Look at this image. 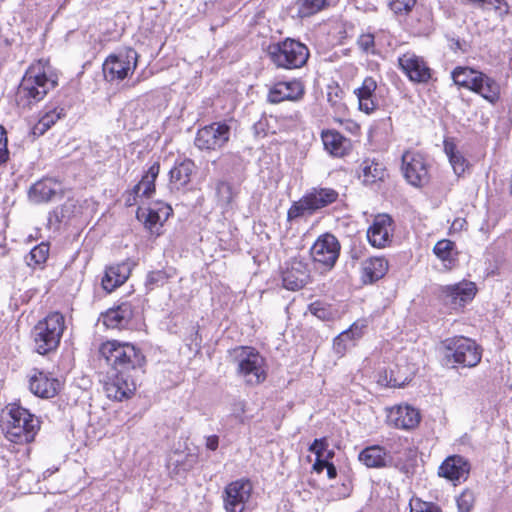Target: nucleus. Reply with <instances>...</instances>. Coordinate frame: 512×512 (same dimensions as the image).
<instances>
[{
	"mask_svg": "<svg viewBox=\"0 0 512 512\" xmlns=\"http://www.w3.org/2000/svg\"><path fill=\"white\" fill-rule=\"evenodd\" d=\"M101 359L110 367L104 389L108 398L122 401L136 390V378L143 372L145 356L129 342L108 340L100 345Z\"/></svg>",
	"mask_w": 512,
	"mask_h": 512,
	"instance_id": "obj_1",
	"label": "nucleus"
},
{
	"mask_svg": "<svg viewBox=\"0 0 512 512\" xmlns=\"http://www.w3.org/2000/svg\"><path fill=\"white\" fill-rule=\"evenodd\" d=\"M56 85L57 81L47 76L40 65H31L17 88L16 103L21 108H30L41 101Z\"/></svg>",
	"mask_w": 512,
	"mask_h": 512,
	"instance_id": "obj_2",
	"label": "nucleus"
},
{
	"mask_svg": "<svg viewBox=\"0 0 512 512\" xmlns=\"http://www.w3.org/2000/svg\"><path fill=\"white\" fill-rule=\"evenodd\" d=\"M2 427L9 441L23 444L34 440L39 421L27 409L13 404L9 408Z\"/></svg>",
	"mask_w": 512,
	"mask_h": 512,
	"instance_id": "obj_3",
	"label": "nucleus"
},
{
	"mask_svg": "<svg viewBox=\"0 0 512 512\" xmlns=\"http://www.w3.org/2000/svg\"><path fill=\"white\" fill-rule=\"evenodd\" d=\"M266 52L270 61L277 68L287 70L303 67L310 56L308 47L293 38H286L282 41L269 44Z\"/></svg>",
	"mask_w": 512,
	"mask_h": 512,
	"instance_id": "obj_4",
	"label": "nucleus"
},
{
	"mask_svg": "<svg viewBox=\"0 0 512 512\" xmlns=\"http://www.w3.org/2000/svg\"><path fill=\"white\" fill-rule=\"evenodd\" d=\"M65 330V318L60 312L49 313L32 330L35 351L46 355L56 350Z\"/></svg>",
	"mask_w": 512,
	"mask_h": 512,
	"instance_id": "obj_5",
	"label": "nucleus"
},
{
	"mask_svg": "<svg viewBox=\"0 0 512 512\" xmlns=\"http://www.w3.org/2000/svg\"><path fill=\"white\" fill-rule=\"evenodd\" d=\"M445 357L461 367H475L482 358L481 347L472 339L464 336H454L442 342Z\"/></svg>",
	"mask_w": 512,
	"mask_h": 512,
	"instance_id": "obj_6",
	"label": "nucleus"
},
{
	"mask_svg": "<svg viewBox=\"0 0 512 512\" xmlns=\"http://www.w3.org/2000/svg\"><path fill=\"white\" fill-rule=\"evenodd\" d=\"M338 192L332 188L315 187L306 193L299 201L294 202L288 210L289 220L297 219L304 215H312L338 199Z\"/></svg>",
	"mask_w": 512,
	"mask_h": 512,
	"instance_id": "obj_7",
	"label": "nucleus"
},
{
	"mask_svg": "<svg viewBox=\"0 0 512 512\" xmlns=\"http://www.w3.org/2000/svg\"><path fill=\"white\" fill-rule=\"evenodd\" d=\"M235 361L238 373L250 385H256L266 379L264 370V358L251 347H239L235 349Z\"/></svg>",
	"mask_w": 512,
	"mask_h": 512,
	"instance_id": "obj_8",
	"label": "nucleus"
},
{
	"mask_svg": "<svg viewBox=\"0 0 512 512\" xmlns=\"http://www.w3.org/2000/svg\"><path fill=\"white\" fill-rule=\"evenodd\" d=\"M138 53L133 48H126L109 55L102 66L105 80L121 81L133 73L137 66Z\"/></svg>",
	"mask_w": 512,
	"mask_h": 512,
	"instance_id": "obj_9",
	"label": "nucleus"
},
{
	"mask_svg": "<svg viewBox=\"0 0 512 512\" xmlns=\"http://www.w3.org/2000/svg\"><path fill=\"white\" fill-rule=\"evenodd\" d=\"M230 126L225 122H214L200 128L195 136L194 145L201 151L221 150L229 141Z\"/></svg>",
	"mask_w": 512,
	"mask_h": 512,
	"instance_id": "obj_10",
	"label": "nucleus"
},
{
	"mask_svg": "<svg viewBox=\"0 0 512 512\" xmlns=\"http://www.w3.org/2000/svg\"><path fill=\"white\" fill-rule=\"evenodd\" d=\"M401 162L402 174L410 185L422 187L428 183V165L423 154L407 150L402 154Z\"/></svg>",
	"mask_w": 512,
	"mask_h": 512,
	"instance_id": "obj_11",
	"label": "nucleus"
},
{
	"mask_svg": "<svg viewBox=\"0 0 512 512\" xmlns=\"http://www.w3.org/2000/svg\"><path fill=\"white\" fill-rule=\"evenodd\" d=\"M253 485L249 479L230 482L223 491L225 512H244L251 498Z\"/></svg>",
	"mask_w": 512,
	"mask_h": 512,
	"instance_id": "obj_12",
	"label": "nucleus"
},
{
	"mask_svg": "<svg viewBox=\"0 0 512 512\" xmlns=\"http://www.w3.org/2000/svg\"><path fill=\"white\" fill-rule=\"evenodd\" d=\"M340 248L338 239L333 234L325 233L314 242L310 254L314 262L331 269L339 258Z\"/></svg>",
	"mask_w": 512,
	"mask_h": 512,
	"instance_id": "obj_13",
	"label": "nucleus"
},
{
	"mask_svg": "<svg viewBox=\"0 0 512 512\" xmlns=\"http://www.w3.org/2000/svg\"><path fill=\"white\" fill-rule=\"evenodd\" d=\"M401 71L407 78L417 84H425L432 78V70L423 57L414 52H406L398 57Z\"/></svg>",
	"mask_w": 512,
	"mask_h": 512,
	"instance_id": "obj_14",
	"label": "nucleus"
},
{
	"mask_svg": "<svg viewBox=\"0 0 512 512\" xmlns=\"http://www.w3.org/2000/svg\"><path fill=\"white\" fill-rule=\"evenodd\" d=\"M64 186L62 182L45 177L34 184L28 190V198L35 204L48 203L61 200L64 196Z\"/></svg>",
	"mask_w": 512,
	"mask_h": 512,
	"instance_id": "obj_15",
	"label": "nucleus"
},
{
	"mask_svg": "<svg viewBox=\"0 0 512 512\" xmlns=\"http://www.w3.org/2000/svg\"><path fill=\"white\" fill-rule=\"evenodd\" d=\"M419 411L408 405L400 404L387 409L386 423L397 429H414L420 423Z\"/></svg>",
	"mask_w": 512,
	"mask_h": 512,
	"instance_id": "obj_16",
	"label": "nucleus"
},
{
	"mask_svg": "<svg viewBox=\"0 0 512 512\" xmlns=\"http://www.w3.org/2000/svg\"><path fill=\"white\" fill-rule=\"evenodd\" d=\"M368 320L361 318L356 320L348 329L342 331L333 340V350L339 356H344L347 350L355 346L366 334Z\"/></svg>",
	"mask_w": 512,
	"mask_h": 512,
	"instance_id": "obj_17",
	"label": "nucleus"
},
{
	"mask_svg": "<svg viewBox=\"0 0 512 512\" xmlns=\"http://www.w3.org/2000/svg\"><path fill=\"white\" fill-rule=\"evenodd\" d=\"M305 87L302 81L293 79L274 84L268 93V102L277 104L283 101H298L303 98Z\"/></svg>",
	"mask_w": 512,
	"mask_h": 512,
	"instance_id": "obj_18",
	"label": "nucleus"
},
{
	"mask_svg": "<svg viewBox=\"0 0 512 512\" xmlns=\"http://www.w3.org/2000/svg\"><path fill=\"white\" fill-rule=\"evenodd\" d=\"M393 220L387 214L377 215L372 225L367 230V239L369 243L376 248H384L390 242L393 232Z\"/></svg>",
	"mask_w": 512,
	"mask_h": 512,
	"instance_id": "obj_19",
	"label": "nucleus"
},
{
	"mask_svg": "<svg viewBox=\"0 0 512 512\" xmlns=\"http://www.w3.org/2000/svg\"><path fill=\"white\" fill-rule=\"evenodd\" d=\"M470 472V463L460 455L447 457L439 467L438 474L454 483L465 481Z\"/></svg>",
	"mask_w": 512,
	"mask_h": 512,
	"instance_id": "obj_20",
	"label": "nucleus"
},
{
	"mask_svg": "<svg viewBox=\"0 0 512 512\" xmlns=\"http://www.w3.org/2000/svg\"><path fill=\"white\" fill-rule=\"evenodd\" d=\"M309 281L308 265L302 260H291L282 272L283 288H304Z\"/></svg>",
	"mask_w": 512,
	"mask_h": 512,
	"instance_id": "obj_21",
	"label": "nucleus"
},
{
	"mask_svg": "<svg viewBox=\"0 0 512 512\" xmlns=\"http://www.w3.org/2000/svg\"><path fill=\"white\" fill-rule=\"evenodd\" d=\"M172 213V208L169 205H162L159 209L154 208H138L136 217L141 221L145 228L151 234L160 235V228L163 222L168 219Z\"/></svg>",
	"mask_w": 512,
	"mask_h": 512,
	"instance_id": "obj_22",
	"label": "nucleus"
},
{
	"mask_svg": "<svg viewBox=\"0 0 512 512\" xmlns=\"http://www.w3.org/2000/svg\"><path fill=\"white\" fill-rule=\"evenodd\" d=\"M30 391L40 398H52L60 390L58 379L49 377L42 371L35 370L29 379Z\"/></svg>",
	"mask_w": 512,
	"mask_h": 512,
	"instance_id": "obj_23",
	"label": "nucleus"
},
{
	"mask_svg": "<svg viewBox=\"0 0 512 512\" xmlns=\"http://www.w3.org/2000/svg\"><path fill=\"white\" fill-rule=\"evenodd\" d=\"M133 316L131 304L123 302L117 307L108 309L102 314L103 324L107 328L122 329L125 328Z\"/></svg>",
	"mask_w": 512,
	"mask_h": 512,
	"instance_id": "obj_24",
	"label": "nucleus"
},
{
	"mask_svg": "<svg viewBox=\"0 0 512 512\" xmlns=\"http://www.w3.org/2000/svg\"><path fill=\"white\" fill-rule=\"evenodd\" d=\"M132 263L123 261L106 268L102 278V288H118L122 286L130 277Z\"/></svg>",
	"mask_w": 512,
	"mask_h": 512,
	"instance_id": "obj_25",
	"label": "nucleus"
},
{
	"mask_svg": "<svg viewBox=\"0 0 512 512\" xmlns=\"http://www.w3.org/2000/svg\"><path fill=\"white\" fill-rule=\"evenodd\" d=\"M321 138L325 150L334 157H343L350 150V140L336 130L323 131Z\"/></svg>",
	"mask_w": 512,
	"mask_h": 512,
	"instance_id": "obj_26",
	"label": "nucleus"
},
{
	"mask_svg": "<svg viewBox=\"0 0 512 512\" xmlns=\"http://www.w3.org/2000/svg\"><path fill=\"white\" fill-rule=\"evenodd\" d=\"M358 177L364 185H373L379 181H384L386 167L376 159L367 158L359 165Z\"/></svg>",
	"mask_w": 512,
	"mask_h": 512,
	"instance_id": "obj_27",
	"label": "nucleus"
},
{
	"mask_svg": "<svg viewBox=\"0 0 512 512\" xmlns=\"http://www.w3.org/2000/svg\"><path fill=\"white\" fill-rule=\"evenodd\" d=\"M377 83L372 77H366L362 85L355 90L359 102V109L366 114H371L377 108L375 90Z\"/></svg>",
	"mask_w": 512,
	"mask_h": 512,
	"instance_id": "obj_28",
	"label": "nucleus"
},
{
	"mask_svg": "<svg viewBox=\"0 0 512 512\" xmlns=\"http://www.w3.org/2000/svg\"><path fill=\"white\" fill-rule=\"evenodd\" d=\"M359 461L368 468L386 467L391 461L386 448L372 445L364 448L358 455Z\"/></svg>",
	"mask_w": 512,
	"mask_h": 512,
	"instance_id": "obj_29",
	"label": "nucleus"
},
{
	"mask_svg": "<svg viewBox=\"0 0 512 512\" xmlns=\"http://www.w3.org/2000/svg\"><path fill=\"white\" fill-rule=\"evenodd\" d=\"M195 168V163L191 159L176 163L169 172L172 189L180 190L188 185Z\"/></svg>",
	"mask_w": 512,
	"mask_h": 512,
	"instance_id": "obj_30",
	"label": "nucleus"
},
{
	"mask_svg": "<svg viewBox=\"0 0 512 512\" xmlns=\"http://www.w3.org/2000/svg\"><path fill=\"white\" fill-rule=\"evenodd\" d=\"M388 271V261L382 257H373L362 264V281L371 285L381 279Z\"/></svg>",
	"mask_w": 512,
	"mask_h": 512,
	"instance_id": "obj_31",
	"label": "nucleus"
},
{
	"mask_svg": "<svg viewBox=\"0 0 512 512\" xmlns=\"http://www.w3.org/2000/svg\"><path fill=\"white\" fill-rule=\"evenodd\" d=\"M482 74V72L469 67L459 66L452 71L451 76L456 85L474 91Z\"/></svg>",
	"mask_w": 512,
	"mask_h": 512,
	"instance_id": "obj_32",
	"label": "nucleus"
},
{
	"mask_svg": "<svg viewBox=\"0 0 512 512\" xmlns=\"http://www.w3.org/2000/svg\"><path fill=\"white\" fill-rule=\"evenodd\" d=\"M473 92L478 93L491 104L497 103L500 99V85L484 73L478 80L477 87Z\"/></svg>",
	"mask_w": 512,
	"mask_h": 512,
	"instance_id": "obj_33",
	"label": "nucleus"
},
{
	"mask_svg": "<svg viewBox=\"0 0 512 512\" xmlns=\"http://www.w3.org/2000/svg\"><path fill=\"white\" fill-rule=\"evenodd\" d=\"M159 172L160 164L159 162H154L142 176L139 183L134 186L144 198L149 199L155 193V181Z\"/></svg>",
	"mask_w": 512,
	"mask_h": 512,
	"instance_id": "obj_34",
	"label": "nucleus"
},
{
	"mask_svg": "<svg viewBox=\"0 0 512 512\" xmlns=\"http://www.w3.org/2000/svg\"><path fill=\"white\" fill-rule=\"evenodd\" d=\"M477 290H443L442 296L446 305L451 309H459L466 305L467 302L471 301Z\"/></svg>",
	"mask_w": 512,
	"mask_h": 512,
	"instance_id": "obj_35",
	"label": "nucleus"
},
{
	"mask_svg": "<svg viewBox=\"0 0 512 512\" xmlns=\"http://www.w3.org/2000/svg\"><path fill=\"white\" fill-rule=\"evenodd\" d=\"M328 5V0H296L295 2L297 16L300 18L312 16L325 9Z\"/></svg>",
	"mask_w": 512,
	"mask_h": 512,
	"instance_id": "obj_36",
	"label": "nucleus"
},
{
	"mask_svg": "<svg viewBox=\"0 0 512 512\" xmlns=\"http://www.w3.org/2000/svg\"><path fill=\"white\" fill-rule=\"evenodd\" d=\"M445 153L449 158V162L456 175H462L468 167V162L464 156L456 149L453 143L445 142L444 145Z\"/></svg>",
	"mask_w": 512,
	"mask_h": 512,
	"instance_id": "obj_37",
	"label": "nucleus"
},
{
	"mask_svg": "<svg viewBox=\"0 0 512 512\" xmlns=\"http://www.w3.org/2000/svg\"><path fill=\"white\" fill-rule=\"evenodd\" d=\"M215 191L218 205L224 210H227L236 195L232 184L227 181H218Z\"/></svg>",
	"mask_w": 512,
	"mask_h": 512,
	"instance_id": "obj_38",
	"label": "nucleus"
},
{
	"mask_svg": "<svg viewBox=\"0 0 512 512\" xmlns=\"http://www.w3.org/2000/svg\"><path fill=\"white\" fill-rule=\"evenodd\" d=\"M311 314L322 321H334L339 318L338 311L331 305L321 301H315L308 306Z\"/></svg>",
	"mask_w": 512,
	"mask_h": 512,
	"instance_id": "obj_39",
	"label": "nucleus"
},
{
	"mask_svg": "<svg viewBox=\"0 0 512 512\" xmlns=\"http://www.w3.org/2000/svg\"><path fill=\"white\" fill-rule=\"evenodd\" d=\"M49 255V245L47 243H40L31 249L28 256L26 257V263L28 266L36 268L44 264Z\"/></svg>",
	"mask_w": 512,
	"mask_h": 512,
	"instance_id": "obj_40",
	"label": "nucleus"
},
{
	"mask_svg": "<svg viewBox=\"0 0 512 512\" xmlns=\"http://www.w3.org/2000/svg\"><path fill=\"white\" fill-rule=\"evenodd\" d=\"M61 114L56 112V110H51L46 112L38 122L33 126L32 133L35 136L43 135L47 130H49L59 119Z\"/></svg>",
	"mask_w": 512,
	"mask_h": 512,
	"instance_id": "obj_41",
	"label": "nucleus"
},
{
	"mask_svg": "<svg viewBox=\"0 0 512 512\" xmlns=\"http://www.w3.org/2000/svg\"><path fill=\"white\" fill-rule=\"evenodd\" d=\"M455 249V243L449 239L439 240L434 248V254L443 262L448 261L449 263L453 260V252Z\"/></svg>",
	"mask_w": 512,
	"mask_h": 512,
	"instance_id": "obj_42",
	"label": "nucleus"
},
{
	"mask_svg": "<svg viewBox=\"0 0 512 512\" xmlns=\"http://www.w3.org/2000/svg\"><path fill=\"white\" fill-rule=\"evenodd\" d=\"M479 8L485 11L494 10L500 17L509 14L510 7L505 0H483Z\"/></svg>",
	"mask_w": 512,
	"mask_h": 512,
	"instance_id": "obj_43",
	"label": "nucleus"
},
{
	"mask_svg": "<svg viewBox=\"0 0 512 512\" xmlns=\"http://www.w3.org/2000/svg\"><path fill=\"white\" fill-rule=\"evenodd\" d=\"M456 501L459 512H470L475 501L474 494L470 490H465L457 497Z\"/></svg>",
	"mask_w": 512,
	"mask_h": 512,
	"instance_id": "obj_44",
	"label": "nucleus"
},
{
	"mask_svg": "<svg viewBox=\"0 0 512 512\" xmlns=\"http://www.w3.org/2000/svg\"><path fill=\"white\" fill-rule=\"evenodd\" d=\"M415 4L416 0H388V5L395 14H406Z\"/></svg>",
	"mask_w": 512,
	"mask_h": 512,
	"instance_id": "obj_45",
	"label": "nucleus"
},
{
	"mask_svg": "<svg viewBox=\"0 0 512 512\" xmlns=\"http://www.w3.org/2000/svg\"><path fill=\"white\" fill-rule=\"evenodd\" d=\"M410 512H441V510L436 504L417 498L410 501Z\"/></svg>",
	"mask_w": 512,
	"mask_h": 512,
	"instance_id": "obj_46",
	"label": "nucleus"
},
{
	"mask_svg": "<svg viewBox=\"0 0 512 512\" xmlns=\"http://www.w3.org/2000/svg\"><path fill=\"white\" fill-rule=\"evenodd\" d=\"M7 143V133L5 129L0 125V166L6 163L9 159Z\"/></svg>",
	"mask_w": 512,
	"mask_h": 512,
	"instance_id": "obj_47",
	"label": "nucleus"
},
{
	"mask_svg": "<svg viewBox=\"0 0 512 512\" xmlns=\"http://www.w3.org/2000/svg\"><path fill=\"white\" fill-rule=\"evenodd\" d=\"M328 442L325 437L315 439L312 444L309 446V451L314 453L316 457L324 456V453L327 451Z\"/></svg>",
	"mask_w": 512,
	"mask_h": 512,
	"instance_id": "obj_48",
	"label": "nucleus"
},
{
	"mask_svg": "<svg viewBox=\"0 0 512 512\" xmlns=\"http://www.w3.org/2000/svg\"><path fill=\"white\" fill-rule=\"evenodd\" d=\"M358 46L364 51V52H370L374 48V35L372 34H362L358 41Z\"/></svg>",
	"mask_w": 512,
	"mask_h": 512,
	"instance_id": "obj_49",
	"label": "nucleus"
},
{
	"mask_svg": "<svg viewBox=\"0 0 512 512\" xmlns=\"http://www.w3.org/2000/svg\"><path fill=\"white\" fill-rule=\"evenodd\" d=\"M72 206L71 204L65 203L61 207L55 208L49 214V222H52L55 219L56 222H61L64 218H66V212H68V208Z\"/></svg>",
	"mask_w": 512,
	"mask_h": 512,
	"instance_id": "obj_50",
	"label": "nucleus"
},
{
	"mask_svg": "<svg viewBox=\"0 0 512 512\" xmlns=\"http://www.w3.org/2000/svg\"><path fill=\"white\" fill-rule=\"evenodd\" d=\"M148 282L149 284L157 286H165L168 284L166 274L163 271H156L149 274Z\"/></svg>",
	"mask_w": 512,
	"mask_h": 512,
	"instance_id": "obj_51",
	"label": "nucleus"
},
{
	"mask_svg": "<svg viewBox=\"0 0 512 512\" xmlns=\"http://www.w3.org/2000/svg\"><path fill=\"white\" fill-rule=\"evenodd\" d=\"M386 446L389 448V452L399 454L402 447V439L398 436H392L387 438Z\"/></svg>",
	"mask_w": 512,
	"mask_h": 512,
	"instance_id": "obj_52",
	"label": "nucleus"
},
{
	"mask_svg": "<svg viewBox=\"0 0 512 512\" xmlns=\"http://www.w3.org/2000/svg\"><path fill=\"white\" fill-rule=\"evenodd\" d=\"M139 198H144L141 193L133 187L125 197V205L128 207L134 206L138 203Z\"/></svg>",
	"mask_w": 512,
	"mask_h": 512,
	"instance_id": "obj_53",
	"label": "nucleus"
},
{
	"mask_svg": "<svg viewBox=\"0 0 512 512\" xmlns=\"http://www.w3.org/2000/svg\"><path fill=\"white\" fill-rule=\"evenodd\" d=\"M245 413V403L244 401H236L234 404H233V410H232V415L237 418L240 422H243L244 419H243V415Z\"/></svg>",
	"mask_w": 512,
	"mask_h": 512,
	"instance_id": "obj_54",
	"label": "nucleus"
},
{
	"mask_svg": "<svg viewBox=\"0 0 512 512\" xmlns=\"http://www.w3.org/2000/svg\"><path fill=\"white\" fill-rule=\"evenodd\" d=\"M329 463H330V461H328L327 459H324V456H321L319 458L316 457L315 463L313 464V469L317 473H320L329 465Z\"/></svg>",
	"mask_w": 512,
	"mask_h": 512,
	"instance_id": "obj_55",
	"label": "nucleus"
},
{
	"mask_svg": "<svg viewBox=\"0 0 512 512\" xmlns=\"http://www.w3.org/2000/svg\"><path fill=\"white\" fill-rule=\"evenodd\" d=\"M206 448L215 451L219 446V437L217 435H210L206 437Z\"/></svg>",
	"mask_w": 512,
	"mask_h": 512,
	"instance_id": "obj_56",
	"label": "nucleus"
},
{
	"mask_svg": "<svg viewBox=\"0 0 512 512\" xmlns=\"http://www.w3.org/2000/svg\"><path fill=\"white\" fill-rule=\"evenodd\" d=\"M326 470L328 478L333 479L337 476V469L332 462L329 463V465L326 467Z\"/></svg>",
	"mask_w": 512,
	"mask_h": 512,
	"instance_id": "obj_57",
	"label": "nucleus"
},
{
	"mask_svg": "<svg viewBox=\"0 0 512 512\" xmlns=\"http://www.w3.org/2000/svg\"><path fill=\"white\" fill-rule=\"evenodd\" d=\"M448 40L451 42L450 44V47L451 49H453L454 51H457V50H461V42L458 38H448Z\"/></svg>",
	"mask_w": 512,
	"mask_h": 512,
	"instance_id": "obj_58",
	"label": "nucleus"
},
{
	"mask_svg": "<svg viewBox=\"0 0 512 512\" xmlns=\"http://www.w3.org/2000/svg\"><path fill=\"white\" fill-rule=\"evenodd\" d=\"M465 223V220L464 219H456L454 222H453V225L452 227L454 229H457V228H461L463 226V224Z\"/></svg>",
	"mask_w": 512,
	"mask_h": 512,
	"instance_id": "obj_59",
	"label": "nucleus"
},
{
	"mask_svg": "<svg viewBox=\"0 0 512 512\" xmlns=\"http://www.w3.org/2000/svg\"><path fill=\"white\" fill-rule=\"evenodd\" d=\"M334 451L333 450H328L324 453V459H327L328 461H330L333 457H334Z\"/></svg>",
	"mask_w": 512,
	"mask_h": 512,
	"instance_id": "obj_60",
	"label": "nucleus"
},
{
	"mask_svg": "<svg viewBox=\"0 0 512 512\" xmlns=\"http://www.w3.org/2000/svg\"><path fill=\"white\" fill-rule=\"evenodd\" d=\"M402 384H403V382H398L397 380H394V382L391 383V386L396 387V386H401Z\"/></svg>",
	"mask_w": 512,
	"mask_h": 512,
	"instance_id": "obj_61",
	"label": "nucleus"
},
{
	"mask_svg": "<svg viewBox=\"0 0 512 512\" xmlns=\"http://www.w3.org/2000/svg\"><path fill=\"white\" fill-rule=\"evenodd\" d=\"M444 288H454V289H457V288H460V285L459 284L447 285Z\"/></svg>",
	"mask_w": 512,
	"mask_h": 512,
	"instance_id": "obj_62",
	"label": "nucleus"
},
{
	"mask_svg": "<svg viewBox=\"0 0 512 512\" xmlns=\"http://www.w3.org/2000/svg\"><path fill=\"white\" fill-rule=\"evenodd\" d=\"M30 298H31V295L26 293L24 298L22 299V303L28 301Z\"/></svg>",
	"mask_w": 512,
	"mask_h": 512,
	"instance_id": "obj_63",
	"label": "nucleus"
},
{
	"mask_svg": "<svg viewBox=\"0 0 512 512\" xmlns=\"http://www.w3.org/2000/svg\"><path fill=\"white\" fill-rule=\"evenodd\" d=\"M11 301L14 302L13 304L17 307L18 306V303H17V299H16V296L15 295H12L11 296Z\"/></svg>",
	"mask_w": 512,
	"mask_h": 512,
	"instance_id": "obj_64",
	"label": "nucleus"
}]
</instances>
